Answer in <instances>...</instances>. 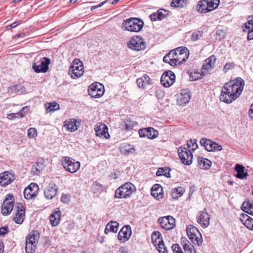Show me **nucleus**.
I'll use <instances>...</instances> for the list:
<instances>
[{
  "instance_id": "nucleus-1",
  "label": "nucleus",
  "mask_w": 253,
  "mask_h": 253,
  "mask_svg": "<svg viewBox=\"0 0 253 253\" xmlns=\"http://www.w3.org/2000/svg\"><path fill=\"white\" fill-rule=\"evenodd\" d=\"M136 190L135 186L130 182H126L118 188L115 192V198H127L130 197Z\"/></svg>"
},
{
  "instance_id": "nucleus-2",
  "label": "nucleus",
  "mask_w": 253,
  "mask_h": 253,
  "mask_svg": "<svg viewBox=\"0 0 253 253\" xmlns=\"http://www.w3.org/2000/svg\"><path fill=\"white\" fill-rule=\"evenodd\" d=\"M144 25L143 21L138 18L131 17L124 20L123 27L126 30L138 32H139Z\"/></svg>"
},
{
  "instance_id": "nucleus-3",
  "label": "nucleus",
  "mask_w": 253,
  "mask_h": 253,
  "mask_svg": "<svg viewBox=\"0 0 253 253\" xmlns=\"http://www.w3.org/2000/svg\"><path fill=\"white\" fill-rule=\"evenodd\" d=\"M219 3V0H200L197 4V10L201 13H206L216 9Z\"/></svg>"
},
{
  "instance_id": "nucleus-4",
  "label": "nucleus",
  "mask_w": 253,
  "mask_h": 253,
  "mask_svg": "<svg viewBox=\"0 0 253 253\" xmlns=\"http://www.w3.org/2000/svg\"><path fill=\"white\" fill-rule=\"evenodd\" d=\"M84 66L80 59H76L73 62L69 70V74L73 79L78 78L84 74Z\"/></svg>"
},
{
  "instance_id": "nucleus-5",
  "label": "nucleus",
  "mask_w": 253,
  "mask_h": 253,
  "mask_svg": "<svg viewBox=\"0 0 253 253\" xmlns=\"http://www.w3.org/2000/svg\"><path fill=\"white\" fill-rule=\"evenodd\" d=\"M230 88L228 82L224 84L219 97L220 101L230 103L236 99V94H234Z\"/></svg>"
},
{
  "instance_id": "nucleus-6",
  "label": "nucleus",
  "mask_w": 253,
  "mask_h": 253,
  "mask_svg": "<svg viewBox=\"0 0 253 253\" xmlns=\"http://www.w3.org/2000/svg\"><path fill=\"white\" fill-rule=\"evenodd\" d=\"M62 165L64 169L71 173L77 171L80 168V163L76 161L74 159L65 157L62 160Z\"/></svg>"
},
{
  "instance_id": "nucleus-7",
  "label": "nucleus",
  "mask_w": 253,
  "mask_h": 253,
  "mask_svg": "<svg viewBox=\"0 0 253 253\" xmlns=\"http://www.w3.org/2000/svg\"><path fill=\"white\" fill-rule=\"evenodd\" d=\"M230 84V89L234 94H236V99L241 94L245 85L244 81L240 77L228 82Z\"/></svg>"
},
{
  "instance_id": "nucleus-8",
  "label": "nucleus",
  "mask_w": 253,
  "mask_h": 253,
  "mask_svg": "<svg viewBox=\"0 0 253 253\" xmlns=\"http://www.w3.org/2000/svg\"><path fill=\"white\" fill-rule=\"evenodd\" d=\"M178 154L181 162L185 165L189 166L192 164L193 155L190 150L185 147H179Z\"/></svg>"
},
{
  "instance_id": "nucleus-9",
  "label": "nucleus",
  "mask_w": 253,
  "mask_h": 253,
  "mask_svg": "<svg viewBox=\"0 0 253 253\" xmlns=\"http://www.w3.org/2000/svg\"><path fill=\"white\" fill-rule=\"evenodd\" d=\"M176 59H173L174 61L173 65L175 66L183 63L189 57V50L186 47L181 46L176 48Z\"/></svg>"
},
{
  "instance_id": "nucleus-10",
  "label": "nucleus",
  "mask_w": 253,
  "mask_h": 253,
  "mask_svg": "<svg viewBox=\"0 0 253 253\" xmlns=\"http://www.w3.org/2000/svg\"><path fill=\"white\" fill-rule=\"evenodd\" d=\"M14 197L12 194L6 195L1 207V213L3 215L9 214L13 210L14 206Z\"/></svg>"
},
{
  "instance_id": "nucleus-11",
  "label": "nucleus",
  "mask_w": 253,
  "mask_h": 253,
  "mask_svg": "<svg viewBox=\"0 0 253 253\" xmlns=\"http://www.w3.org/2000/svg\"><path fill=\"white\" fill-rule=\"evenodd\" d=\"M104 93V86L100 83H93L88 88V93L93 98H99L103 95Z\"/></svg>"
},
{
  "instance_id": "nucleus-12",
  "label": "nucleus",
  "mask_w": 253,
  "mask_h": 253,
  "mask_svg": "<svg viewBox=\"0 0 253 253\" xmlns=\"http://www.w3.org/2000/svg\"><path fill=\"white\" fill-rule=\"evenodd\" d=\"M175 76L171 71H165L161 78V83L165 87H169L173 84Z\"/></svg>"
},
{
  "instance_id": "nucleus-13",
  "label": "nucleus",
  "mask_w": 253,
  "mask_h": 253,
  "mask_svg": "<svg viewBox=\"0 0 253 253\" xmlns=\"http://www.w3.org/2000/svg\"><path fill=\"white\" fill-rule=\"evenodd\" d=\"M39 186L35 183H31L24 190V196L26 199L31 200L35 198L39 192Z\"/></svg>"
},
{
  "instance_id": "nucleus-14",
  "label": "nucleus",
  "mask_w": 253,
  "mask_h": 253,
  "mask_svg": "<svg viewBox=\"0 0 253 253\" xmlns=\"http://www.w3.org/2000/svg\"><path fill=\"white\" fill-rule=\"evenodd\" d=\"M127 44L129 48L136 51H139L145 47L142 38L139 36L133 37Z\"/></svg>"
},
{
  "instance_id": "nucleus-15",
  "label": "nucleus",
  "mask_w": 253,
  "mask_h": 253,
  "mask_svg": "<svg viewBox=\"0 0 253 253\" xmlns=\"http://www.w3.org/2000/svg\"><path fill=\"white\" fill-rule=\"evenodd\" d=\"M187 235L189 239L194 244L200 245L202 243L201 239L197 237L196 234L199 233L197 228L193 225H189L186 227Z\"/></svg>"
},
{
  "instance_id": "nucleus-16",
  "label": "nucleus",
  "mask_w": 253,
  "mask_h": 253,
  "mask_svg": "<svg viewBox=\"0 0 253 253\" xmlns=\"http://www.w3.org/2000/svg\"><path fill=\"white\" fill-rule=\"evenodd\" d=\"M15 216L13 220L17 224H21L23 223L25 216V208L22 204L19 203L16 207Z\"/></svg>"
},
{
  "instance_id": "nucleus-17",
  "label": "nucleus",
  "mask_w": 253,
  "mask_h": 253,
  "mask_svg": "<svg viewBox=\"0 0 253 253\" xmlns=\"http://www.w3.org/2000/svg\"><path fill=\"white\" fill-rule=\"evenodd\" d=\"M15 178V175L8 171L0 173V185L4 187L10 184Z\"/></svg>"
},
{
  "instance_id": "nucleus-18",
  "label": "nucleus",
  "mask_w": 253,
  "mask_h": 253,
  "mask_svg": "<svg viewBox=\"0 0 253 253\" xmlns=\"http://www.w3.org/2000/svg\"><path fill=\"white\" fill-rule=\"evenodd\" d=\"M159 221L162 227L166 230L172 229L175 226V219L170 215L160 218Z\"/></svg>"
},
{
  "instance_id": "nucleus-19",
  "label": "nucleus",
  "mask_w": 253,
  "mask_h": 253,
  "mask_svg": "<svg viewBox=\"0 0 253 253\" xmlns=\"http://www.w3.org/2000/svg\"><path fill=\"white\" fill-rule=\"evenodd\" d=\"M58 186L54 183H50L45 188L44 194L45 197L48 200L53 199L57 194Z\"/></svg>"
},
{
  "instance_id": "nucleus-20",
  "label": "nucleus",
  "mask_w": 253,
  "mask_h": 253,
  "mask_svg": "<svg viewBox=\"0 0 253 253\" xmlns=\"http://www.w3.org/2000/svg\"><path fill=\"white\" fill-rule=\"evenodd\" d=\"M199 216L197 218V222L203 228L207 227L210 224L211 216L205 209L203 211L199 212Z\"/></svg>"
},
{
  "instance_id": "nucleus-21",
  "label": "nucleus",
  "mask_w": 253,
  "mask_h": 253,
  "mask_svg": "<svg viewBox=\"0 0 253 253\" xmlns=\"http://www.w3.org/2000/svg\"><path fill=\"white\" fill-rule=\"evenodd\" d=\"M50 60L47 57L43 58L40 65L33 64V69L36 73H45L48 69Z\"/></svg>"
},
{
  "instance_id": "nucleus-22",
  "label": "nucleus",
  "mask_w": 253,
  "mask_h": 253,
  "mask_svg": "<svg viewBox=\"0 0 253 253\" xmlns=\"http://www.w3.org/2000/svg\"><path fill=\"white\" fill-rule=\"evenodd\" d=\"M131 233V227L129 225H125L120 231L118 235V239L120 241L123 240V242L126 241L129 239Z\"/></svg>"
},
{
  "instance_id": "nucleus-23",
  "label": "nucleus",
  "mask_w": 253,
  "mask_h": 253,
  "mask_svg": "<svg viewBox=\"0 0 253 253\" xmlns=\"http://www.w3.org/2000/svg\"><path fill=\"white\" fill-rule=\"evenodd\" d=\"M216 61V57L214 55H211L205 60L202 68V73L206 74V72L213 69L214 66V63Z\"/></svg>"
},
{
  "instance_id": "nucleus-24",
  "label": "nucleus",
  "mask_w": 253,
  "mask_h": 253,
  "mask_svg": "<svg viewBox=\"0 0 253 253\" xmlns=\"http://www.w3.org/2000/svg\"><path fill=\"white\" fill-rule=\"evenodd\" d=\"M108 129V127L103 124L96 126L94 128L96 136L105 138H108L110 136Z\"/></svg>"
},
{
  "instance_id": "nucleus-25",
  "label": "nucleus",
  "mask_w": 253,
  "mask_h": 253,
  "mask_svg": "<svg viewBox=\"0 0 253 253\" xmlns=\"http://www.w3.org/2000/svg\"><path fill=\"white\" fill-rule=\"evenodd\" d=\"M169 12L164 9H160L157 12L152 13L149 17L152 21L162 20L166 18L168 15Z\"/></svg>"
},
{
  "instance_id": "nucleus-26",
  "label": "nucleus",
  "mask_w": 253,
  "mask_h": 253,
  "mask_svg": "<svg viewBox=\"0 0 253 253\" xmlns=\"http://www.w3.org/2000/svg\"><path fill=\"white\" fill-rule=\"evenodd\" d=\"M191 94L190 92L187 90H183L177 99V103L180 106H185L189 102Z\"/></svg>"
},
{
  "instance_id": "nucleus-27",
  "label": "nucleus",
  "mask_w": 253,
  "mask_h": 253,
  "mask_svg": "<svg viewBox=\"0 0 253 253\" xmlns=\"http://www.w3.org/2000/svg\"><path fill=\"white\" fill-rule=\"evenodd\" d=\"M136 84L139 88L144 89L147 85L152 84V80L146 74H144L142 77L136 80Z\"/></svg>"
},
{
  "instance_id": "nucleus-28",
  "label": "nucleus",
  "mask_w": 253,
  "mask_h": 253,
  "mask_svg": "<svg viewBox=\"0 0 253 253\" xmlns=\"http://www.w3.org/2000/svg\"><path fill=\"white\" fill-rule=\"evenodd\" d=\"M234 169L237 172L235 176L239 179H243L248 175L247 172L245 171V167L242 165L238 164H236Z\"/></svg>"
},
{
  "instance_id": "nucleus-29",
  "label": "nucleus",
  "mask_w": 253,
  "mask_h": 253,
  "mask_svg": "<svg viewBox=\"0 0 253 253\" xmlns=\"http://www.w3.org/2000/svg\"><path fill=\"white\" fill-rule=\"evenodd\" d=\"M39 238V234L37 231H33L31 232L27 236L26 243L36 245L38 242Z\"/></svg>"
},
{
  "instance_id": "nucleus-30",
  "label": "nucleus",
  "mask_w": 253,
  "mask_h": 253,
  "mask_svg": "<svg viewBox=\"0 0 253 253\" xmlns=\"http://www.w3.org/2000/svg\"><path fill=\"white\" fill-rule=\"evenodd\" d=\"M44 168L43 160H39L31 168L32 172L35 175H38Z\"/></svg>"
},
{
  "instance_id": "nucleus-31",
  "label": "nucleus",
  "mask_w": 253,
  "mask_h": 253,
  "mask_svg": "<svg viewBox=\"0 0 253 253\" xmlns=\"http://www.w3.org/2000/svg\"><path fill=\"white\" fill-rule=\"evenodd\" d=\"M119 223L117 221H111L107 223L104 232L106 234H108L110 232L116 233L118 231L119 227Z\"/></svg>"
},
{
  "instance_id": "nucleus-32",
  "label": "nucleus",
  "mask_w": 253,
  "mask_h": 253,
  "mask_svg": "<svg viewBox=\"0 0 253 253\" xmlns=\"http://www.w3.org/2000/svg\"><path fill=\"white\" fill-rule=\"evenodd\" d=\"M61 212L60 211H55L50 215V222L53 226H57L60 220Z\"/></svg>"
},
{
  "instance_id": "nucleus-33",
  "label": "nucleus",
  "mask_w": 253,
  "mask_h": 253,
  "mask_svg": "<svg viewBox=\"0 0 253 253\" xmlns=\"http://www.w3.org/2000/svg\"><path fill=\"white\" fill-rule=\"evenodd\" d=\"M211 165V162L209 160L202 157L198 158V166L201 169H209Z\"/></svg>"
},
{
  "instance_id": "nucleus-34",
  "label": "nucleus",
  "mask_w": 253,
  "mask_h": 253,
  "mask_svg": "<svg viewBox=\"0 0 253 253\" xmlns=\"http://www.w3.org/2000/svg\"><path fill=\"white\" fill-rule=\"evenodd\" d=\"M241 209L244 212L253 215V203L247 200L243 202Z\"/></svg>"
},
{
  "instance_id": "nucleus-35",
  "label": "nucleus",
  "mask_w": 253,
  "mask_h": 253,
  "mask_svg": "<svg viewBox=\"0 0 253 253\" xmlns=\"http://www.w3.org/2000/svg\"><path fill=\"white\" fill-rule=\"evenodd\" d=\"M222 149V147L221 145L218 144L217 143L213 142L210 139V142H209L208 147V151H221Z\"/></svg>"
},
{
  "instance_id": "nucleus-36",
  "label": "nucleus",
  "mask_w": 253,
  "mask_h": 253,
  "mask_svg": "<svg viewBox=\"0 0 253 253\" xmlns=\"http://www.w3.org/2000/svg\"><path fill=\"white\" fill-rule=\"evenodd\" d=\"M185 190L183 188L179 187L178 188H173L170 193L171 196L173 199H177L184 193Z\"/></svg>"
},
{
  "instance_id": "nucleus-37",
  "label": "nucleus",
  "mask_w": 253,
  "mask_h": 253,
  "mask_svg": "<svg viewBox=\"0 0 253 253\" xmlns=\"http://www.w3.org/2000/svg\"><path fill=\"white\" fill-rule=\"evenodd\" d=\"M45 106L47 113L54 112L60 109L59 104L55 102L45 104Z\"/></svg>"
},
{
  "instance_id": "nucleus-38",
  "label": "nucleus",
  "mask_w": 253,
  "mask_h": 253,
  "mask_svg": "<svg viewBox=\"0 0 253 253\" xmlns=\"http://www.w3.org/2000/svg\"><path fill=\"white\" fill-rule=\"evenodd\" d=\"M162 190L163 188L160 184H155L152 188L151 195L153 197L157 198L161 195Z\"/></svg>"
},
{
  "instance_id": "nucleus-39",
  "label": "nucleus",
  "mask_w": 253,
  "mask_h": 253,
  "mask_svg": "<svg viewBox=\"0 0 253 253\" xmlns=\"http://www.w3.org/2000/svg\"><path fill=\"white\" fill-rule=\"evenodd\" d=\"M170 169L169 168H159L157 171L156 172V175L158 176L164 175L167 177H170L171 175L169 172Z\"/></svg>"
},
{
  "instance_id": "nucleus-40",
  "label": "nucleus",
  "mask_w": 253,
  "mask_h": 253,
  "mask_svg": "<svg viewBox=\"0 0 253 253\" xmlns=\"http://www.w3.org/2000/svg\"><path fill=\"white\" fill-rule=\"evenodd\" d=\"M147 129L148 134L147 138L151 139H153L157 138L159 135V132L155 130L154 128L151 127H146Z\"/></svg>"
},
{
  "instance_id": "nucleus-41",
  "label": "nucleus",
  "mask_w": 253,
  "mask_h": 253,
  "mask_svg": "<svg viewBox=\"0 0 253 253\" xmlns=\"http://www.w3.org/2000/svg\"><path fill=\"white\" fill-rule=\"evenodd\" d=\"M154 245L160 253H167V250L163 240L158 241V243H155Z\"/></svg>"
},
{
  "instance_id": "nucleus-42",
  "label": "nucleus",
  "mask_w": 253,
  "mask_h": 253,
  "mask_svg": "<svg viewBox=\"0 0 253 253\" xmlns=\"http://www.w3.org/2000/svg\"><path fill=\"white\" fill-rule=\"evenodd\" d=\"M187 145L189 149L192 150L193 151L197 149L198 147L196 139H190L189 141H187Z\"/></svg>"
},
{
  "instance_id": "nucleus-43",
  "label": "nucleus",
  "mask_w": 253,
  "mask_h": 253,
  "mask_svg": "<svg viewBox=\"0 0 253 253\" xmlns=\"http://www.w3.org/2000/svg\"><path fill=\"white\" fill-rule=\"evenodd\" d=\"M152 241L155 245V243H158V241L162 240L161 233L159 231H154L151 235Z\"/></svg>"
},
{
  "instance_id": "nucleus-44",
  "label": "nucleus",
  "mask_w": 253,
  "mask_h": 253,
  "mask_svg": "<svg viewBox=\"0 0 253 253\" xmlns=\"http://www.w3.org/2000/svg\"><path fill=\"white\" fill-rule=\"evenodd\" d=\"M92 189L94 193H100L103 190V186L99 182L95 181L92 186Z\"/></svg>"
},
{
  "instance_id": "nucleus-45",
  "label": "nucleus",
  "mask_w": 253,
  "mask_h": 253,
  "mask_svg": "<svg viewBox=\"0 0 253 253\" xmlns=\"http://www.w3.org/2000/svg\"><path fill=\"white\" fill-rule=\"evenodd\" d=\"M187 244H184L183 247V249L185 253H196L193 245L191 243Z\"/></svg>"
},
{
  "instance_id": "nucleus-46",
  "label": "nucleus",
  "mask_w": 253,
  "mask_h": 253,
  "mask_svg": "<svg viewBox=\"0 0 253 253\" xmlns=\"http://www.w3.org/2000/svg\"><path fill=\"white\" fill-rule=\"evenodd\" d=\"M235 67V64L234 62H227L223 67V71L226 73L228 71L233 70Z\"/></svg>"
},
{
  "instance_id": "nucleus-47",
  "label": "nucleus",
  "mask_w": 253,
  "mask_h": 253,
  "mask_svg": "<svg viewBox=\"0 0 253 253\" xmlns=\"http://www.w3.org/2000/svg\"><path fill=\"white\" fill-rule=\"evenodd\" d=\"M251 17L253 19V15L249 16V19ZM243 28H245L243 30L244 32L246 31V29L248 30L249 32L252 29V28H253V19L249 20V21L244 24Z\"/></svg>"
},
{
  "instance_id": "nucleus-48",
  "label": "nucleus",
  "mask_w": 253,
  "mask_h": 253,
  "mask_svg": "<svg viewBox=\"0 0 253 253\" xmlns=\"http://www.w3.org/2000/svg\"><path fill=\"white\" fill-rule=\"evenodd\" d=\"M36 245H32L26 243L25 251L26 253H33L36 249Z\"/></svg>"
},
{
  "instance_id": "nucleus-49",
  "label": "nucleus",
  "mask_w": 253,
  "mask_h": 253,
  "mask_svg": "<svg viewBox=\"0 0 253 253\" xmlns=\"http://www.w3.org/2000/svg\"><path fill=\"white\" fill-rule=\"evenodd\" d=\"M176 53V49H175L170 50L169 53L167 54V55H169L168 57H169L170 59H171L172 61L170 63V65L171 66H174L173 65V63H174V60H173V59H176L175 57L177 54Z\"/></svg>"
},
{
  "instance_id": "nucleus-50",
  "label": "nucleus",
  "mask_w": 253,
  "mask_h": 253,
  "mask_svg": "<svg viewBox=\"0 0 253 253\" xmlns=\"http://www.w3.org/2000/svg\"><path fill=\"white\" fill-rule=\"evenodd\" d=\"M28 136L30 138H34L37 135V132L36 128L31 127L28 130Z\"/></svg>"
},
{
  "instance_id": "nucleus-51",
  "label": "nucleus",
  "mask_w": 253,
  "mask_h": 253,
  "mask_svg": "<svg viewBox=\"0 0 253 253\" xmlns=\"http://www.w3.org/2000/svg\"><path fill=\"white\" fill-rule=\"evenodd\" d=\"M243 224L249 229L253 230V219L251 217Z\"/></svg>"
},
{
  "instance_id": "nucleus-52",
  "label": "nucleus",
  "mask_w": 253,
  "mask_h": 253,
  "mask_svg": "<svg viewBox=\"0 0 253 253\" xmlns=\"http://www.w3.org/2000/svg\"><path fill=\"white\" fill-rule=\"evenodd\" d=\"M209 142H210V139L206 138H203L200 140V143L202 146H203L205 150L207 151Z\"/></svg>"
},
{
  "instance_id": "nucleus-53",
  "label": "nucleus",
  "mask_w": 253,
  "mask_h": 253,
  "mask_svg": "<svg viewBox=\"0 0 253 253\" xmlns=\"http://www.w3.org/2000/svg\"><path fill=\"white\" fill-rule=\"evenodd\" d=\"M29 112V108L27 106L24 107L21 111L18 113L19 114V118L24 117Z\"/></svg>"
},
{
  "instance_id": "nucleus-54",
  "label": "nucleus",
  "mask_w": 253,
  "mask_h": 253,
  "mask_svg": "<svg viewBox=\"0 0 253 253\" xmlns=\"http://www.w3.org/2000/svg\"><path fill=\"white\" fill-rule=\"evenodd\" d=\"M202 36V33L200 31L194 32L191 36V40L193 41H196L200 39Z\"/></svg>"
},
{
  "instance_id": "nucleus-55",
  "label": "nucleus",
  "mask_w": 253,
  "mask_h": 253,
  "mask_svg": "<svg viewBox=\"0 0 253 253\" xmlns=\"http://www.w3.org/2000/svg\"><path fill=\"white\" fill-rule=\"evenodd\" d=\"M181 2V0H172L170 5L172 7H182L183 5Z\"/></svg>"
},
{
  "instance_id": "nucleus-56",
  "label": "nucleus",
  "mask_w": 253,
  "mask_h": 253,
  "mask_svg": "<svg viewBox=\"0 0 253 253\" xmlns=\"http://www.w3.org/2000/svg\"><path fill=\"white\" fill-rule=\"evenodd\" d=\"M173 253H179L182 251V249L177 244H173L171 247Z\"/></svg>"
},
{
  "instance_id": "nucleus-57",
  "label": "nucleus",
  "mask_w": 253,
  "mask_h": 253,
  "mask_svg": "<svg viewBox=\"0 0 253 253\" xmlns=\"http://www.w3.org/2000/svg\"><path fill=\"white\" fill-rule=\"evenodd\" d=\"M14 87L19 93H24L25 92H26V88L20 84H17L14 86Z\"/></svg>"
},
{
  "instance_id": "nucleus-58",
  "label": "nucleus",
  "mask_w": 253,
  "mask_h": 253,
  "mask_svg": "<svg viewBox=\"0 0 253 253\" xmlns=\"http://www.w3.org/2000/svg\"><path fill=\"white\" fill-rule=\"evenodd\" d=\"M67 129L70 130L71 132H73L77 129V126L75 125V123L73 124V123H69L65 125Z\"/></svg>"
},
{
  "instance_id": "nucleus-59",
  "label": "nucleus",
  "mask_w": 253,
  "mask_h": 253,
  "mask_svg": "<svg viewBox=\"0 0 253 253\" xmlns=\"http://www.w3.org/2000/svg\"><path fill=\"white\" fill-rule=\"evenodd\" d=\"M147 129L146 128H141L139 130L138 133L140 137H147L148 134Z\"/></svg>"
},
{
  "instance_id": "nucleus-60",
  "label": "nucleus",
  "mask_w": 253,
  "mask_h": 253,
  "mask_svg": "<svg viewBox=\"0 0 253 253\" xmlns=\"http://www.w3.org/2000/svg\"><path fill=\"white\" fill-rule=\"evenodd\" d=\"M9 231L7 226H3L0 228V236H4Z\"/></svg>"
},
{
  "instance_id": "nucleus-61",
  "label": "nucleus",
  "mask_w": 253,
  "mask_h": 253,
  "mask_svg": "<svg viewBox=\"0 0 253 253\" xmlns=\"http://www.w3.org/2000/svg\"><path fill=\"white\" fill-rule=\"evenodd\" d=\"M250 216L248 215L246 213H242L240 215V220L242 222L243 224L245 223L246 221H247L248 219H249Z\"/></svg>"
},
{
  "instance_id": "nucleus-62",
  "label": "nucleus",
  "mask_w": 253,
  "mask_h": 253,
  "mask_svg": "<svg viewBox=\"0 0 253 253\" xmlns=\"http://www.w3.org/2000/svg\"><path fill=\"white\" fill-rule=\"evenodd\" d=\"M109 1L108 0H104L102 2H101L100 4L97 5H95V6H93L91 7V10H93L94 9H96V8H99V7H101L102 6H103L104 4H105V3H106L107 2H108Z\"/></svg>"
},
{
  "instance_id": "nucleus-63",
  "label": "nucleus",
  "mask_w": 253,
  "mask_h": 253,
  "mask_svg": "<svg viewBox=\"0 0 253 253\" xmlns=\"http://www.w3.org/2000/svg\"><path fill=\"white\" fill-rule=\"evenodd\" d=\"M19 114L17 113H11L7 115V118L9 120H12L13 118H19Z\"/></svg>"
},
{
  "instance_id": "nucleus-64",
  "label": "nucleus",
  "mask_w": 253,
  "mask_h": 253,
  "mask_svg": "<svg viewBox=\"0 0 253 253\" xmlns=\"http://www.w3.org/2000/svg\"><path fill=\"white\" fill-rule=\"evenodd\" d=\"M247 39L249 41L253 40V28L248 32Z\"/></svg>"
}]
</instances>
